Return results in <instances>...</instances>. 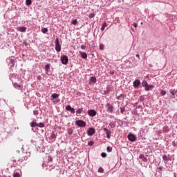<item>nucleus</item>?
Wrapping results in <instances>:
<instances>
[{"mask_svg": "<svg viewBox=\"0 0 177 177\" xmlns=\"http://www.w3.org/2000/svg\"><path fill=\"white\" fill-rule=\"evenodd\" d=\"M55 50L57 52H60L62 50V46H60V43L59 42V38L55 39Z\"/></svg>", "mask_w": 177, "mask_h": 177, "instance_id": "obj_1", "label": "nucleus"}, {"mask_svg": "<svg viewBox=\"0 0 177 177\" xmlns=\"http://www.w3.org/2000/svg\"><path fill=\"white\" fill-rule=\"evenodd\" d=\"M75 123H76V125H77V127H86V122H85V121L82 120H77Z\"/></svg>", "mask_w": 177, "mask_h": 177, "instance_id": "obj_2", "label": "nucleus"}, {"mask_svg": "<svg viewBox=\"0 0 177 177\" xmlns=\"http://www.w3.org/2000/svg\"><path fill=\"white\" fill-rule=\"evenodd\" d=\"M61 61L62 64H67V63H68V57L66 55L61 56Z\"/></svg>", "mask_w": 177, "mask_h": 177, "instance_id": "obj_3", "label": "nucleus"}, {"mask_svg": "<svg viewBox=\"0 0 177 177\" xmlns=\"http://www.w3.org/2000/svg\"><path fill=\"white\" fill-rule=\"evenodd\" d=\"M97 114L96 111L93 110V109H90L88 111V115L90 117H95Z\"/></svg>", "mask_w": 177, "mask_h": 177, "instance_id": "obj_4", "label": "nucleus"}, {"mask_svg": "<svg viewBox=\"0 0 177 177\" xmlns=\"http://www.w3.org/2000/svg\"><path fill=\"white\" fill-rule=\"evenodd\" d=\"M128 139L130 142H135L136 140V137L135 136V135L129 133L128 135Z\"/></svg>", "mask_w": 177, "mask_h": 177, "instance_id": "obj_5", "label": "nucleus"}, {"mask_svg": "<svg viewBox=\"0 0 177 177\" xmlns=\"http://www.w3.org/2000/svg\"><path fill=\"white\" fill-rule=\"evenodd\" d=\"M95 129L93 128H90L88 131H87V134L88 135V136H92L93 135H95Z\"/></svg>", "mask_w": 177, "mask_h": 177, "instance_id": "obj_6", "label": "nucleus"}, {"mask_svg": "<svg viewBox=\"0 0 177 177\" xmlns=\"http://www.w3.org/2000/svg\"><path fill=\"white\" fill-rule=\"evenodd\" d=\"M106 107L107 109V111H109V113H113V105L110 104L109 103L106 104Z\"/></svg>", "mask_w": 177, "mask_h": 177, "instance_id": "obj_7", "label": "nucleus"}, {"mask_svg": "<svg viewBox=\"0 0 177 177\" xmlns=\"http://www.w3.org/2000/svg\"><path fill=\"white\" fill-rule=\"evenodd\" d=\"M66 110H67L68 111H71V113H72L73 114L75 113V109H74V108H72L70 105L66 106Z\"/></svg>", "mask_w": 177, "mask_h": 177, "instance_id": "obj_8", "label": "nucleus"}, {"mask_svg": "<svg viewBox=\"0 0 177 177\" xmlns=\"http://www.w3.org/2000/svg\"><path fill=\"white\" fill-rule=\"evenodd\" d=\"M104 131L106 133V138L108 139H110V137L111 136V131L110 130H108L107 128H104Z\"/></svg>", "mask_w": 177, "mask_h": 177, "instance_id": "obj_9", "label": "nucleus"}, {"mask_svg": "<svg viewBox=\"0 0 177 177\" xmlns=\"http://www.w3.org/2000/svg\"><path fill=\"white\" fill-rule=\"evenodd\" d=\"M133 86L134 88H138V86H139V85H140V80H136V81L133 82Z\"/></svg>", "mask_w": 177, "mask_h": 177, "instance_id": "obj_10", "label": "nucleus"}, {"mask_svg": "<svg viewBox=\"0 0 177 177\" xmlns=\"http://www.w3.org/2000/svg\"><path fill=\"white\" fill-rule=\"evenodd\" d=\"M18 31H20V32H26L27 31V28L26 27H19L17 28Z\"/></svg>", "mask_w": 177, "mask_h": 177, "instance_id": "obj_11", "label": "nucleus"}, {"mask_svg": "<svg viewBox=\"0 0 177 177\" xmlns=\"http://www.w3.org/2000/svg\"><path fill=\"white\" fill-rule=\"evenodd\" d=\"M80 53L82 59H86L88 57V55H86V53L80 51Z\"/></svg>", "mask_w": 177, "mask_h": 177, "instance_id": "obj_12", "label": "nucleus"}, {"mask_svg": "<svg viewBox=\"0 0 177 177\" xmlns=\"http://www.w3.org/2000/svg\"><path fill=\"white\" fill-rule=\"evenodd\" d=\"M45 70H46V74H48L49 73V70H50V64H47L45 66Z\"/></svg>", "mask_w": 177, "mask_h": 177, "instance_id": "obj_13", "label": "nucleus"}, {"mask_svg": "<svg viewBox=\"0 0 177 177\" xmlns=\"http://www.w3.org/2000/svg\"><path fill=\"white\" fill-rule=\"evenodd\" d=\"M153 88H154L153 85L147 84V86L145 87V91H150V89H153Z\"/></svg>", "mask_w": 177, "mask_h": 177, "instance_id": "obj_14", "label": "nucleus"}, {"mask_svg": "<svg viewBox=\"0 0 177 177\" xmlns=\"http://www.w3.org/2000/svg\"><path fill=\"white\" fill-rule=\"evenodd\" d=\"M30 127L32 128H35L36 127H38V123H37V122H32L30 123Z\"/></svg>", "mask_w": 177, "mask_h": 177, "instance_id": "obj_15", "label": "nucleus"}, {"mask_svg": "<svg viewBox=\"0 0 177 177\" xmlns=\"http://www.w3.org/2000/svg\"><path fill=\"white\" fill-rule=\"evenodd\" d=\"M51 100H53V99H57V97H59V94L57 93H53L52 95H51Z\"/></svg>", "mask_w": 177, "mask_h": 177, "instance_id": "obj_16", "label": "nucleus"}, {"mask_svg": "<svg viewBox=\"0 0 177 177\" xmlns=\"http://www.w3.org/2000/svg\"><path fill=\"white\" fill-rule=\"evenodd\" d=\"M162 159L164 160V161H171V158H168L167 155H163Z\"/></svg>", "mask_w": 177, "mask_h": 177, "instance_id": "obj_17", "label": "nucleus"}, {"mask_svg": "<svg viewBox=\"0 0 177 177\" xmlns=\"http://www.w3.org/2000/svg\"><path fill=\"white\" fill-rule=\"evenodd\" d=\"M106 27H107V23L104 22L101 27V30L104 31V28H106Z\"/></svg>", "mask_w": 177, "mask_h": 177, "instance_id": "obj_18", "label": "nucleus"}, {"mask_svg": "<svg viewBox=\"0 0 177 177\" xmlns=\"http://www.w3.org/2000/svg\"><path fill=\"white\" fill-rule=\"evenodd\" d=\"M14 87L16 88V89H20V88H21V85L17 84V83H15L14 84Z\"/></svg>", "mask_w": 177, "mask_h": 177, "instance_id": "obj_19", "label": "nucleus"}, {"mask_svg": "<svg viewBox=\"0 0 177 177\" xmlns=\"http://www.w3.org/2000/svg\"><path fill=\"white\" fill-rule=\"evenodd\" d=\"M142 85L144 88H146L147 86V85H149V84L147 83V81L146 80H144L142 82Z\"/></svg>", "mask_w": 177, "mask_h": 177, "instance_id": "obj_20", "label": "nucleus"}, {"mask_svg": "<svg viewBox=\"0 0 177 177\" xmlns=\"http://www.w3.org/2000/svg\"><path fill=\"white\" fill-rule=\"evenodd\" d=\"M90 81H91V82H93V84H96V77H91Z\"/></svg>", "mask_w": 177, "mask_h": 177, "instance_id": "obj_21", "label": "nucleus"}, {"mask_svg": "<svg viewBox=\"0 0 177 177\" xmlns=\"http://www.w3.org/2000/svg\"><path fill=\"white\" fill-rule=\"evenodd\" d=\"M37 127H39V128H44L45 124L43 122L37 123Z\"/></svg>", "mask_w": 177, "mask_h": 177, "instance_id": "obj_22", "label": "nucleus"}, {"mask_svg": "<svg viewBox=\"0 0 177 177\" xmlns=\"http://www.w3.org/2000/svg\"><path fill=\"white\" fill-rule=\"evenodd\" d=\"M41 32H43V34H46V32H48V28H41Z\"/></svg>", "mask_w": 177, "mask_h": 177, "instance_id": "obj_23", "label": "nucleus"}, {"mask_svg": "<svg viewBox=\"0 0 177 177\" xmlns=\"http://www.w3.org/2000/svg\"><path fill=\"white\" fill-rule=\"evenodd\" d=\"M160 95L162 96H165V95H167V91H164V90H161L160 91Z\"/></svg>", "mask_w": 177, "mask_h": 177, "instance_id": "obj_24", "label": "nucleus"}, {"mask_svg": "<svg viewBox=\"0 0 177 177\" xmlns=\"http://www.w3.org/2000/svg\"><path fill=\"white\" fill-rule=\"evenodd\" d=\"M118 100H122L124 99V95L121 94L120 95L117 97Z\"/></svg>", "mask_w": 177, "mask_h": 177, "instance_id": "obj_25", "label": "nucleus"}, {"mask_svg": "<svg viewBox=\"0 0 177 177\" xmlns=\"http://www.w3.org/2000/svg\"><path fill=\"white\" fill-rule=\"evenodd\" d=\"M78 23V21L77 19H74L72 22L71 24L73 26H77V24Z\"/></svg>", "mask_w": 177, "mask_h": 177, "instance_id": "obj_26", "label": "nucleus"}, {"mask_svg": "<svg viewBox=\"0 0 177 177\" xmlns=\"http://www.w3.org/2000/svg\"><path fill=\"white\" fill-rule=\"evenodd\" d=\"M106 150H107L108 153H111V151H113V148L111 147H108L106 148Z\"/></svg>", "mask_w": 177, "mask_h": 177, "instance_id": "obj_27", "label": "nucleus"}, {"mask_svg": "<svg viewBox=\"0 0 177 177\" xmlns=\"http://www.w3.org/2000/svg\"><path fill=\"white\" fill-rule=\"evenodd\" d=\"M98 172H100V174H103V172H104V169L102 167H100L98 169Z\"/></svg>", "mask_w": 177, "mask_h": 177, "instance_id": "obj_28", "label": "nucleus"}, {"mask_svg": "<svg viewBox=\"0 0 177 177\" xmlns=\"http://www.w3.org/2000/svg\"><path fill=\"white\" fill-rule=\"evenodd\" d=\"M177 93V91H175V90H171L170 91V93H171V95L173 96H175V93Z\"/></svg>", "mask_w": 177, "mask_h": 177, "instance_id": "obj_29", "label": "nucleus"}, {"mask_svg": "<svg viewBox=\"0 0 177 177\" xmlns=\"http://www.w3.org/2000/svg\"><path fill=\"white\" fill-rule=\"evenodd\" d=\"M26 3L28 6H30V5L32 3V1L31 0H26Z\"/></svg>", "mask_w": 177, "mask_h": 177, "instance_id": "obj_30", "label": "nucleus"}, {"mask_svg": "<svg viewBox=\"0 0 177 177\" xmlns=\"http://www.w3.org/2000/svg\"><path fill=\"white\" fill-rule=\"evenodd\" d=\"M13 177H20V174L17 172H15L13 174Z\"/></svg>", "mask_w": 177, "mask_h": 177, "instance_id": "obj_31", "label": "nucleus"}, {"mask_svg": "<svg viewBox=\"0 0 177 177\" xmlns=\"http://www.w3.org/2000/svg\"><path fill=\"white\" fill-rule=\"evenodd\" d=\"M68 135H73V129H68Z\"/></svg>", "mask_w": 177, "mask_h": 177, "instance_id": "obj_32", "label": "nucleus"}, {"mask_svg": "<svg viewBox=\"0 0 177 177\" xmlns=\"http://www.w3.org/2000/svg\"><path fill=\"white\" fill-rule=\"evenodd\" d=\"M101 156H102V157L103 158H106V157H107V154H106V153H104V152H102V153H101Z\"/></svg>", "mask_w": 177, "mask_h": 177, "instance_id": "obj_33", "label": "nucleus"}, {"mask_svg": "<svg viewBox=\"0 0 177 177\" xmlns=\"http://www.w3.org/2000/svg\"><path fill=\"white\" fill-rule=\"evenodd\" d=\"M94 17H95V13H91L88 16L89 19H93Z\"/></svg>", "mask_w": 177, "mask_h": 177, "instance_id": "obj_34", "label": "nucleus"}, {"mask_svg": "<svg viewBox=\"0 0 177 177\" xmlns=\"http://www.w3.org/2000/svg\"><path fill=\"white\" fill-rule=\"evenodd\" d=\"M51 138H52V139H56V134H55L54 132L52 133Z\"/></svg>", "mask_w": 177, "mask_h": 177, "instance_id": "obj_35", "label": "nucleus"}, {"mask_svg": "<svg viewBox=\"0 0 177 177\" xmlns=\"http://www.w3.org/2000/svg\"><path fill=\"white\" fill-rule=\"evenodd\" d=\"M103 49H104V45L100 44V50H103Z\"/></svg>", "mask_w": 177, "mask_h": 177, "instance_id": "obj_36", "label": "nucleus"}, {"mask_svg": "<svg viewBox=\"0 0 177 177\" xmlns=\"http://www.w3.org/2000/svg\"><path fill=\"white\" fill-rule=\"evenodd\" d=\"M120 111H121L122 114H124V111H125V107L120 108Z\"/></svg>", "mask_w": 177, "mask_h": 177, "instance_id": "obj_37", "label": "nucleus"}, {"mask_svg": "<svg viewBox=\"0 0 177 177\" xmlns=\"http://www.w3.org/2000/svg\"><path fill=\"white\" fill-rule=\"evenodd\" d=\"M81 113H82V109H77V114H81Z\"/></svg>", "mask_w": 177, "mask_h": 177, "instance_id": "obj_38", "label": "nucleus"}, {"mask_svg": "<svg viewBox=\"0 0 177 177\" xmlns=\"http://www.w3.org/2000/svg\"><path fill=\"white\" fill-rule=\"evenodd\" d=\"M10 67H13L15 66V62L13 60H11V64H10Z\"/></svg>", "mask_w": 177, "mask_h": 177, "instance_id": "obj_39", "label": "nucleus"}, {"mask_svg": "<svg viewBox=\"0 0 177 177\" xmlns=\"http://www.w3.org/2000/svg\"><path fill=\"white\" fill-rule=\"evenodd\" d=\"M33 113L35 115H38V114H39V112L38 111H34Z\"/></svg>", "mask_w": 177, "mask_h": 177, "instance_id": "obj_40", "label": "nucleus"}, {"mask_svg": "<svg viewBox=\"0 0 177 177\" xmlns=\"http://www.w3.org/2000/svg\"><path fill=\"white\" fill-rule=\"evenodd\" d=\"M88 146H93V141H90L88 143Z\"/></svg>", "mask_w": 177, "mask_h": 177, "instance_id": "obj_41", "label": "nucleus"}, {"mask_svg": "<svg viewBox=\"0 0 177 177\" xmlns=\"http://www.w3.org/2000/svg\"><path fill=\"white\" fill-rule=\"evenodd\" d=\"M41 79H42V77H41V75L37 76V80H38L39 81H41Z\"/></svg>", "mask_w": 177, "mask_h": 177, "instance_id": "obj_42", "label": "nucleus"}, {"mask_svg": "<svg viewBox=\"0 0 177 177\" xmlns=\"http://www.w3.org/2000/svg\"><path fill=\"white\" fill-rule=\"evenodd\" d=\"M133 27H135V28H136L138 27V24L134 23V24H133Z\"/></svg>", "mask_w": 177, "mask_h": 177, "instance_id": "obj_43", "label": "nucleus"}, {"mask_svg": "<svg viewBox=\"0 0 177 177\" xmlns=\"http://www.w3.org/2000/svg\"><path fill=\"white\" fill-rule=\"evenodd\" d=\"M81 48H82V49H85V48H86V46H84V45H82V46H81Z\"/></svg>", "mask_w": 177, "mask_h": 177, "instance_id": "obj_44", "label": "nucleus"}, {"mask_svg": "<svg viewBox=\"0 0 177 177\" xmlns=\"http://www.w3.org/2000/svg\"><path fill=\"white\" fill-rule=\"evenodd\" d=\"M136 56V57H140V56L138 54H137Z\"/></svg>", "mask_w": 177, "mask_h": 177, "instance_id": "obj_45", "label": "nucleus"}, {"mask_svg": "<svg viewBox=\"0 0 177 177\" xmlns=\"http://www.w3.org/2000/svg\"><path fill=\"white\" fill-rule=\"evenodd\" d=\"M142 157H144V156H143V155H141V156H140V158H142Z\"/></svg>", "mask_w": 177, "mask_h": 177, "instance_id": "obj_46", "label": "nucleus"}, {"mask_svg": "<svg viewBox=\"0 0 177 177\" xmlns=\"http://www.w3.org/2000/svg\"><path fill=\"white\" fill-rule=\"evenodd\" d=\"M140 24H141V25H143V22H141Z\"/></svg>", "mask_w": 177, "mask_h": 177, "instance_id": "obj_47", "label": "nucleus"}, {"mask_svg": "<svg viewBox=\"0 0 177 177\" xmlns=\"http://www.w3.org/2000/svg\"><path fill=\"white\" fill-rule=\"evenodd\" d=\"M17 153H20V151H17Z\"/></svg>", "mask_w": 177, "mask_h": 177, "instance_id": "obj_48", "label": "nucleus"}, {"mask_svg": "<svg viewBox=\"0 0 177 177\" xmlns=\"http://www.w3.org/2000/svg\"><path fill=\"white\" fill-rule=\"evenodd\" d=\"M50 161H52V159H50Z\"/></svg>", "mask_w": 177, "mask_h": 177, "instance_id": "obj_49", "label": "nucleus"}]
</instances>
